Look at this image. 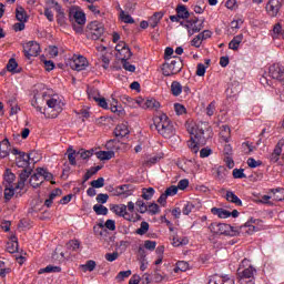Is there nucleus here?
Instances as JSON below:
<instances>
[{
	"label": "nucleus",
	"instance_id": "54",
	"mask_svg": "<svg viewBox=\"0 0 284 284\" xmlns=\"http://www.w3.org/2000/svg\"><path fill=\"white\" fill-rule=\"evenodd\" d=\"M122 63V68H124L126 70V72H135L136 71V67L133 64H130V62H128V60H121Z\"/></svg>",
	"mask_w": 284,
	"mask_h": 284
},
{
	"label": "nucleus",
	"instance_id": "55",
	"mask_svg": "<svg viewBox=\"0 0 284 284\" xmlns=\"http://www.w3.org/2000/svg\"><path fill=\"white\" fill-rule=\"evenodd\" d=\"M39 174L43 176L44 181H52L53 179L52 173L48 172V170L43 168H39Z\"/></svg>",
	"mask_w": 284,
	"mask_h": 284
},
{
	"label": "nucleus",
	"instance_id": "29",
	"mask_svg": "<svg viewBox=\"0 0 284 284\" xmlns=\"http://www.w3.org/2000/svg\"><path fill=\"white\" fill-rule=\"evenodd\" d=\"M95 156L100 161H110V159H114V151H98Z\"/></svg>",
	"mask_w": 284,
	"mask_h": 284
},
{
	"label": "nucleus",
	"instance_id": "48",
	"mask_svg": "<svg viewBox=\"0 0 284 284\" xmlns=\"http://www.w3.org/2000/svg\"><path fill=\"white\" fill-rule=\"evenodd\" d=\"M59 272H61V267L52 266V265H48L47 267L40 270V274H45V273L51 274V273H59Z\"/></svg>",
	"mask_w": 284,
	"mask_h": 284
},
{
	"label": "nucleus",
	"instance_id": "30",
	"mask_svg": "<svg viewBox=\"0 0 284 284\" xmlns=\"http://www.w3.org/2000/svg\"><path fill=\"white\" fill-rule=\"evenodd\" d=\"M121 101L124 105H128V108H136V105H141V100H134L129 95H122Z\"/></svg>",
	"mask_w": 284,
	"mask_h": 284
},
{
	"label": "nucleus",
	"instance_id": "7",
	"mask_svg": "<svg viewBox=\"0 0 284 284\" xmlns=\"http://www.w3.org/2000/svg\"><path fill=\"white\" fill-rule=\"evenodd\" d=\"M203 23H205L204 19L191 18L186 21L180 22V26L185 28L189 32V36L192 37V34H196V32L204 28Z\"/></svg>",
	"mask_w": 284,
	"mask_h": 284
},
{
	"label": "nucleus",
	"instance_id": "63",
	"mask_svg": "<svg viewBox=\"0 0 284 284\" xmlns=\"http://www.w3.org/2000/svg\"><path fill=\"white\" fill-rule=\"evenodd\" d=\"M207 70V67L203 63H199L196 68V75L197 77H205V71Z\"/></svg>",
	"mask_w": 284,
	"mask_h": 284
},
{
	"label": "nucleus",
	"instance_id": "2",
	"mask_svg": "<svg viewBox=\"0 0 284 284\" xmlns=\"http://www.w3.org/2000/svg\"><path fill=\"white\" fill-rule=\"evenodd\" d=\"M154 125L155 130H158V134H160L164 139H172V136L176 134L174 123L165 114L156 116L154 119Z\"/></svg>",
	"mask_w": 284,
	"mask_h": 284
},
{
	"label": "nucleus",
	"instance_id": "17",
	"mask_svg": "<svg viewBox=\"0 0 284 284\" xmlns=\"http://www.w3.org/2000/svg\"><path fill=\"white\" fill-rule=\"evenodd\" d=\"M258 223H263V221L251 219L250 222H246L244 225V227H247L246 233L254 234V232H261L263 226L258 225Z\"/></svg>",
	"mask_w": 284,
	"mask_h": 284
},
{
	"label": "nucleus",
	"instance_id": "1",
	"mask_svg": "<svg viewBox=\"0 0 284 284\" xmlns=\"http://www.w3.org/2000/svg\"><path fill=\"white\" fill-rule=\"evenodd\" d=\"M186 130L191 134L187 142L189 149L193 154H199V146L205 145L207 139L212 138V126L207 122H191L186 124Z\"/></svg>",
	"mask_w": 284,
	"mask_h": 284
},
{
	"label": "nucleus",
	"instance_id": "18",
	"mask_svg": "<svg viewBox=\"0 0 284 284\" xmlns=\"http://www.w3.org/2000/svg\"><path fill=\"white\" fill-rule=\"evenodd\" d=\"M115 192L116 196H123V199H128V196H132V194H134V190H132L130 184L116 186Z\"/></svg>",
	"mask_w": 284,
	"mask_h": 284
},
{
	"label": "nucleus",
	"instance_id": "46",
	"mask_svg": "<svg viewBox=\"0 0 284 284\" xmlns=\"http://www.w3.org/2000/svg\"><path fill=\"white\" fill-rule=\"evenodd\" d=\"M130 276H132V271L128 270V271H121L116 276H115V281H118L119 283L125 281V278H130Z\"/></svg>",
	"mask_w": 284,
	"mask_h": 284
},
{
	"label": "nucleus",
	"instance_id": "5",
	"mask_svg": "<svg viewBox=\"0 0 284 284\" xmlns=\"http://www.w3.org/2000/svg\"><path fill=\"white\" fill-rule=\"evenodd\" d=\"M11 154L16 156V164L18 165V168H23V170H30V172H32L31 169L26 168L30 165L31 161L36 163V161L32 159V156H34V152L26 153L13 149L11 151Z\"/></svg>",
	"mask_w": 284,
	"mask_h": 284
},
{
	"label": "nucleus",
	"instance_id": "15",
	"mask_svg": "<svg viewBox=\"0 0 284 284\" xmlns=\"http://www.w3.org/2000/svg\"><path fill=\"white\" fill-rule=\"evenodd\" d=\"M210 230L213 234H224L225 236H229L230 232H232V226L225 223H213L211 224Z\"/></svg>",
	"mask_w": 284,
	"mask_h": 284
},
{
	"label": "nucleus",
	"instance_id": "56",
	"mask_svg": "<svg viewBox=\"0 0 284 284\" xmlns=\"http://www.w3.org/2000/svg\"><path fill=\"white\" fill-rule=\"evenodd\" d=\"M193 210H194V204L191 202H187L186 204H184L182 214H184V216H187L192 213Z\"/></svg>",
	"mask_w": 284,
	"mask_h": 284
},
{
	"label": "nucleus",
	"instance_id": "43",
	"mask_svg": "<svg viewBox=\"0 0 284 284\" xmlns=\"http://www.w3.org/2000/svg\"><path fill=\"white\" fill-rule=\"evenodd\" d=\"M14 179H17V175H14L10 170H7L4 173V185H12V183H14Z\"/></svg>",
	"mask_w": 284,
	"mask_h": 284
},
{
	"label": "nucleus",
	"instance_id": "53",
	"mask_svg": "<svg viewBox=\"0 0 284 284\" xmlns=\"http://www.w3.org/2000/svg\"><path fill=\"white\" fill-rule=\"evenodd\" d=\"M120 18L124 23H134V18L132 16L125 13V11H121Z\"/></svg>",
	"mask_w": 284,
	"mask_h": 284
},
{
	"label": "nucleus",
	"instance_id": "61",
	"mask_svg": "<svg viewBox=\"0 0 284 284\" xmlns=\"http://www.w3.org/2000/svg\"><path fill=\"white\" fill-rule=\"evenodd\" d=\"M178 192L179 187L176 185H171L165 190L164 194H166V196H174L175 194H178Z\"/></svg>",
	"mask_w": 284,
	"mask_h": 284
},
{
	"label": "nucleus",
	"instance_id": "42",
	"mask_svg": "<svg viewBox=\"0 0 284 284\" xmlns=\"http://www.w3.org/2000/svg\"><path fill=\"white\" fill-rule=\"evenodd\" d=\"M154 187H148L142 190V199L144 201H152V196H154Z\"/></svg>",
	"mask_w": 284,
	"mask_h": 284
},
{
	"label": "nucleus",
	"instance_id": "59",
	"mask_svg": "<svg viewBox=\"0 0 284 284\" xmlns=\"http://www.w3.org/2000/svg\"><path fill=\"white\" fill-rule=\"evenodd\" d=\"M248 168H260V165H263V162L256 161L254 158H248L246 161Z\"/></svg>",
	"mask_w": 284,
	"mask_h": 284
},
{
	"label": "nucleus",
	"instance_id": "58",
	"mask_svg": "<svg viewBox=\"0 0 284 284\" xmlns=\"http://www.w3.org/2000/svg\"><path fill=\"white\" fill-rule=\"evenodd\" d=\"M103 185H105V179L103 178H99L98 180H93L91 181V187H103Z\"/></svg>",
	"mask_w": 284,
	"mask_h": 284
},
{
	"label": "nucleus",
	"instance_id": "25",
	"mask_svg": "<svg viewBox=\"0 0 284 284\" xmlns=\"http://www.w3.org/2000/svg\"><path fill=\"white\" fill-rule=\"evenodd\" d=\"M130 134V129L125 124H118L114 130V135L116 139H123V136H128Z\"/></svg>",
	"mask_w": 284,
	"mask_h": 284
},
{
	"label": "nucleus",
	"instance_id": "33",
	"mask_svg": "<svg viewBox=\"0 0 284 284\" xmlns=\"http://www.w3.org/2000/svg\"><path fill=\"white\" fill-rule=\"evenodd\" d=\"M212 214L219 216V219H230V211L225 209L213 207L211 209Z\"/></svg>",
	"mask_w": 284,
	"mask_h": 284
},
{
	"label": "nucleus",
	"instance_id": "8",
	"mask_svg": "<svg viewBox=\"0 0 284 284\" xmlns=\"http://www.w3.org/2000/svg\"><path fill=\"white\" fill-rule=\"evenodd\" d=\"M183 69V62H181V59L171 60L170 62H166L162 67V74L164 77H172L174 74H179L181 70Z\"/></svg>",
	"mask_w": 284,
	"mask_h": 284
},
{
	"label": "nucleus",
	"instance_id": "41",
	"mask_svg": "<svg viewBox=\"0 0 284 284\" xmlns=\"http://www.w3.org/2000/svg\"><path fill=\"white\" fill-rule=\"evenodd\" d=\"M92 154H94V151L80 149L77 153V156H79L83 161H88V159H90V156H92Z\"/></svg>",
	"mask_w": 284,
	"mask_h": 284
},
{
	"label": "nucleus",
	"instance_id": "52",
	"mask_svg": "<svg viewBox=\"0 0 284 284\" xmlns=\"http://www.w3.org/2000/svg\"><path fill=\"white\" fill-rule=\"evenodd\" d=\"M89 99H93V101H98L101 99V93L97 89L88 90Z\"/></svg>",
	"mask_w": 284,
	"mask_h": 284
},
{
	"label": "nucleus",
	"instance_id": "49",
	"mask_svg": "<svg viewBox=\"0 0 284 284\" xmlns=\"http://www.w3.org/2000/svg\"><path fill=\"white\" fill-rule=\"evenodd\" d=\"M17 68H19V63H17V60L14 58H11L7 63L8 72L17 73Z\"/></svg>",
	"mask_w": 284,
	"mask_h": 284
},
{
	"label": "nucleus",
	"instance_id": "40",
	"mask_svg": "<svg viewBox=\"0 0 284 284\" xmlns=\"http://www.w3.org/2000/svg\"><path fill=\"white\" fill-rule=\"evenodd\" d=\"M120 61H125L128 59L132 58V51L130 50V47H124L122 51L119 53Z\"/></svg>",
	"mask_w": 284,
	"mask_h": 284
},
{
	"label": "nucleus",
	"instance_id": "47",
	"mask_svg": "<svg viewBox=\"0 0 284 284\" xmlns=\"http://www.w3.org/2000/svg\"><path fill=\"white\" fill-rule=\"evenodd\" d=\"M189 268H190V264L187 262L180 261L176 263L174 272H187Z\"/></svg>",
	"mask_w": 284,
	"mask_h": 284
},
{
	"label": "nucleus",
	"instance_id": "64",
	"mask_svg": "<svg viewBox=\"0 0 284 284\" xmlns=\"http://www.w3.org/2000/svg\"><path fill=\"white\" fill-rule=\"evenodd\" d=\"M159 211H160L159 204L156 203H152L148 206V212L151 213L152 215L159 214Z\"/></svg>",
	"mask_w": 284,
	"mask_h": 284
},
{
	"label": "nucleus",
	"instance_id": "28",
	"mask_svg": "<svg viewBox=\"0 0 284 284\" xmlns=\"http://www.w3.org/2000/svg\"><path fill=\"white\" fill-rule=\"evenodd\" d=\"M241 43H243V33L235 36L229 43L230 50H239Z\"/></svg>",
	"mask_w": 284,
	"mask_h": 284
},
{
	"label": "nucleus",
	"instance_id": "16",
	"mask_svg": "<svg viewBox=\"0 0 284 284\" xmlns=\"http://www.w3.org/2000/svg\"><path fill=\"white\" fill-rule=\"evenodd\" d=\"M209 284H235L230 275H214L209 280Z\"/></svg>",
	"mask_w": 284,
	"mask_h": 284
},
{
	"label": "nucleus",
	"instance_id": "44",
	"mask_svg": "<svg viewBox=\"0 0 284 284\" xmlns=\"http://www.w3.org/2000/svg\"><path fill=\"white\" fill-rule=\"evenodd\" d=\"M149 230L150 224L148 222H141L140 227L135 231V234H139V236H143L144 234H148Z\"/></svg>",
	"mask_w": 284,
	"mask_h": 284
},
{
	"label": "nucleus",
	"instance_id": "39",
	"mask_svg": "<svg viewBox=\"0 0 284 284\" xmlns=\"http://www.w3.org/2000/svg\"><path fill=\"white\" fill-rule=\"evenodd\" d=\"M93 212H95L98 216H108V209L102 204H94Z\"/></svg>",
	"mask_w": 284,
	"mask_h": 284
},
{
	"label": "nucleus",
	"instance_id": "26",
	"mask_svg": "<svg viewBox=\"0 0 284 284\" xmlns=\"http://www.w3.org/2000/svg\"><path fill=\"white\" fill-rule=\"evenodd\" d=\"M7 252H9V254L19 252V242L17 241V236L12 235L10 237V241L7 243Z\"/></svg>",
	"mask_w": 284,
	"mask_h": 284
},
{
	"label": "nucleus",
	"instance_id": "37",
	"mask_svg": "<svg viewBox=\"0 0 284 284\" xmlns=\"http://www.w3.org/2000/svg\"><path fill=\"white\" fill-rule=\"evenodd\" d=\"M113 212L118 216L125 217V215L128 214V205H125V204L115 205V206H113Z\"/></svg>",
	"mask_w": 284,
	"mask_h": 284
},
{
	"label": "nucleus",
	"instance_id": "38",
	"mask_svg": "<svg viewBox=\"0 0 284 284\" xmlns=\"http://www.w3.org/2000/svg\"><path fill=\"white\" fill-rule=\"evenodd\" d=\"M270 193L273 194V201H284L283 189H271Z\"/></svg>",
	"mask_w": 284,
	"mask_h": 284
},
{
	"label": "nucleus",
	"instance_id": "35",
	"mask_svg": "<svg viewBox=\"0 0 284 284\" xmlns=\"http://www.w3.org/2000/svg\"><path fill=\"white\" fill-rule=\"evenodd\" d=\"M163 19V13L155 12L150 19H149V26L150 28H156L161 20Z\"/></svg>",
	"mask_w": 284,
	"mask_h": 284
},
{
	"label": "nucleus",
	"instance_id": "60",
	"mask_svg": "<svg viewBox=\"0 0 284 284\" xmlns=\"http://www.w3.org/2000/svg\"><path fill=\"white\" fill-rule=\"evenodd\" d=\"M214 112H216V102H211L206 106V114L207 116H214Z\"/></svg>",
	"mask_w": 284,
	"mask_h": 284
},
{
	"label": "nucleus",
	"instance_id": "11",
	"mask_svg": "<svg viewBox=\"0 0 284 284\" xmlns=\"http://www.w3.org/2000/svg\"><path fill=\"white\" fill-rule=\"evenodd\" d=\"M69 20L71 23H77L78 26H85V12L79 7H71L69 10Z\"/></svg>",
	"mask_w": 284,
	"mask_h": 284
},
{
	"label": "nucleus",
	"instance_id": "13",
	"mask_svg": "<svg viewBox=\"0 0 284 284\" xmlns=\"http://www.w3.org/2000/svg\"><path fill=\"white\" fill-rule=\"evenodd\" d=\"M23 50L27 59H30L31 57H39L41 47L37 41H29L23 45Z\"/></svg>",
	"mask_w": 284,
	"mask_h": 284
},
{
	"label": "nucleus",
	"instance_id": "4",
	"mask_svg": "<svg viewBox=\"0 0 284 284\" xmlns=\"http://www.w3.org/2000/svg\"><path fill=\"white\" fill-rule=\"evenodd\" d=\"M256 268L250 264V260L244 258L237 268L240 284H255Z\"/></svg>",
	"mask_w": 284,
	"mask_h": 284
},
{
	"label": "nucleus",
	"instance_id": "27",
	"mask_svg": "<svg viewBox=\"0 0 284 284\" xmlns=\"http://www.w3.org/2000/svg\"><path fill=\"white\" fill-rule=\"evenodd\" d=\"M225 199L229 203H233L234 205H237V207L243 206V201H241L233 191H226Z\"/></svg>",
	"mask_w": 284,
	"mask_h": 284
},
{
	"label": "nucleus",
	"instance_id": "32",
	"mask_svg": "<svg viewBox=\"0 0 284 284\" xmlns=\"http://www.w3.org/2000/svg\"><path fill=\"white\" fill-rule=\"evenodd\" d=\"M16 18L21 23H26V21H28V13L26 12V9H23V7H21V6L17 7Z\"/></svg>",
	"mask_w": 284,
	"mask_h": 284
},
{
	"label": "nucleus",
	"instance_id": "31",
	"mask_svg": "<svg viewBox=\"0 0 284 284\" xmlns=\"http://www.w3.org/2000/svg\"><path fill=\"white\" fill-rule=\"evenodd\" d=\"M175 12L180 19H190V11L184 4H178Z\"/></svg>",
	"mask_w": 284,
	"mask_h": 284
},
{
	"label": "nucleus",
	"instance_id": "36",
	"mask_svg": "<svg viewBox=\"0 0 284 284\" xmlns=\"http://www.w3.org/2000/svg\"><path fill=\"white\" fill-rule=\"evenodd\" d=\"M171 92L173 97H180L181 92H183V85L179 81H173L171 83Z\"/></svg>",
	"mask_w": 284,
	"mask_h": 284
},
{
	"label": "nucleus",
	"instance_id": "50",
	"mask_svg": "<svg viewBox=\"0 0 284 284\" xmlns=\"http://www.w3.org/2000/svg\"><path fill=\"white\" fill-rule=\"evenodd\" d=\"M79 247H81V242H79L78 240H71L67 244V248L71 250L72 252H77Z\"/></svg>",
	"mask_w": 284,
	"mask_h": 284
},
{
	"label": "nucleus",
	"instance_id": "12",
	"mask_svg": "<svg viewBox=\"0 0 284 284\" xmlns=\"http://www.w3.org/2000/svg\"><path fill=\"white\" fill-rule=\"evenodd\" d=\"M268 74L278 83L284 85V68L280 63H274L268 68Z\"/></svg>",
	"mask_w": 284,
	"mask_h": 284
},
{
	"label": "nucleus",
	"instance_id": "22",
	"mask_svg": "<svg viewBox=\"0 0 284 284\" xmlns=\"http://www.w3.org/2000/svg\"><path fill=\"white\" fill-rule=\"evenodd\" d=\"M266 10L271 17H276L278 14V10H281V3H278V0H272L266 6Z\"/></svg>",
	"mask_w": 284,
	"mask_h": 284
},
{
	"label": "nucleus",
	"instance_id": "20",
	"mask_svg": "<svg viewBox=\"0 0 284 284\" xmlns=\"http://www.w3.org/2000/svg\"><path fill=\"white\" fill-rule=\"evenodd\" d=\"M140 108H143V110H159L161 103L154 99L140 100Z\"/></svg>",
	"mask_w": 284,
	"mask_h": 284
},
{
	"label": "nucleus",
	"instance_id": "57",
	"mask_svg": "<svg viewBox=\"0 0 284 284\" xmlns=\"http://www.w3.org/2000/svg\"><path fill=\"white\" fill-rule=\"evenodd\" d=\"M144 247L145 250H149V252H154L156 250V242L146 240L144 241Z\"/></svg>",
	"mask_w": 284,
	"mask_h": 284
},
{
	"label": "nucleus",
	"instance_id": "62",
	"mask_svg": "<svg viewBox=\"0 0 284 284\" xmlns=\"http://www.w3.org/2000/svg\"><path fill=\"white\" fill-rule=\"evenodd\" d=\"M245 172L243 169H234L233 170V179H245Z\"/></svg>",
	"mask_w": 284,
	"mask_h": 284
},
{
	"label": "nucleus",
	"instance_id": "23",
	"mask_svg": "<svg viewBox=\"0 0 284 284\" xmlns=\"http://www.w3.org/2000/svg\"><path fill=\"white\" fill-rule=\"evenodd\" d=\"M111 112L118 114V116H123V114H125V110H123L122 106H119V101L114 98V95H111Z\"/></svg>",
	"mask_w": 284,
	"mask_h": 284
},
{
	"label": "nucleus",
	"instance_id": "14",
	"mask_svg": "<svg viewBox=\"0 0 284 284\" xmlns=\"http://www.w3.org/2000/svg\"><path fill=\"white\" fill-rule=\"evenodd\" d=\"M230 126H223L222 131L220 132L221 141L224 143V153L230 156L232 154V144H230Z\"/></svg>",
	"mask_w": 284,
	"mask_h": 284
},
{
	"label": "nucleus",
	"instance_id": "6",
	"mask_svg": "<svg viewBox=\"0 0 284 284\" xmlns=\"http://www.w3.org/2000/svg\"><path fill=\"white\" fill-rule=\"evenodd\" d=\"M103 32H105V28L99 21H92L87 26L85 34L92 41H99L103 37Z\"/></svg>",
	"mask_w": 284,
	"mask_h": 284
},
{
	"label": "nucleus",
	"instance_id": "34",
	"mask_svg": "<svg viewBox=\"0 0 284 284\" xmlns=\"http://www.w3.org/2000/svg\"><path fill=\"white\" fill-rule=\"evenodd\" d=\"M77 153V150H73L72 146L68 148L65 156H68L70 165H77V156H79Z\"/></svg>",
	"mask_w": 284,
	"mask_h": 284
},
{
	"label": "nucleus",
	"instance_id": "9",
	"mask_svg": "<svg viewBox=\"0 0 284 284\" xmlns=\"http://www.w3.org/2000/svg\"><path fill=\"white\" fill-rule=\"evenodd\" d=\"M67 65H69L71 70H77V72H81V70H85V68L88 67V59H85V57L83 55L74 54L67 61Z\"/></svg>",
	"mask_w": 284,
	"mask_h": 284
},
{
	"label": "nucleus",
	"instance_id": "10",
	"mask_svg": "<svg viewBox=\"0 0 284 284\" xmlns=\"http://www.w3.org/2000/svg\"><path fill=\"white\" fill-rule=\"evenodd\" d=\"M45 103H47L48 108L50 110H52V112H53L51 114L52 119H57V116H59V114H61V112H63L64 103L59 97L54 95V97L50 98L49 100H47Z\"/></svg>",
	"mask_w": 284,
	"mask_h": 284
},
{
	"label": "nucleus",
	"instance_id": "51",
	"mask_svg": "<svg viewBox=\"0 0 284 284\" xmlns=\"http://www.w3.org/2000/svg\"><path fill=\"white\" fill-rule=\"evenodd\" d=\"M135 205L139 207L138 212H140V214H145V212H148V205L145 202H143V200H138Z\"/></svg>",
	"mask_w": 284,
	"mask_h": 284
},
{
	"label": "nucleus",
	"instance_id": "3",
	"mask_svg": "<svg viewBox=\"0 0 284 284\" xmlns=\"http://www.w3.org/2000/svg\"><path fill=\"white\" fill-rule=\"evenodd\" d=\"M31 171L30 170H22L21 173L19 174V180L18 183L14 185L12 184H4V201L8 203V201H12L14 197V194H17V190L21 192L26 187V183L28 179H30Z\"/></svg>",
	"mask_w": 284,
	"mask_h": 284
},
{
	"label": "nucleus",
	"instance_id": "21",
	"mask_svg": "<svg viewBox=\"0 0 284 284\" xmlns=\"http://www.w3.org/2000/svg\"><path fill=\"white\" fill-rule=\"evenodd\" d=\"M44 178L39 173V168L36 170L34 174L31 175L29 183L34 189L40 187V185L43 183Z\"/></svg>",
	"mask_w": 284,
	"mask_h": 284
},
{
	"label": "nucleus",
	"instance_id": "19",
	"mask_svg": "<svg viewBox=\"0 0 284 284\" xmlns=\"http://www.w3.org/2000/svg\"><path fill=\"white\" fill-rule=\"evenodd\" d=\"M283 141H278L275 145V149L273 150L272 154L270 155V161L272 163H278V160L281 159V154H283Z\"/></svg>",
	"mask_w": 284,
	"mask_h": 284
},
{
	"label": "nucleus",
	"instance_id": "45",
	"mask_svg": "<svg viewBox=\"0 0 284 284\" xmlns=\"http://www.w3.org/2000/svg\"><path fill=\"white\" fill-rule=\"evenodd\" d=\"M161 161V155H153L144 161V165L146 168H152V165H156Z\"/></svg>",
	"mask_w": 284,
	"mask_h": 284
},
{
	"label": "nucleus",
	"instance_id": "24",
	"mask_svg": "<svg viewBox=\"0 0 284 284\" xmlns=\"http://www.w3.org/2000/svg\"><path fill=\"white\" fill-rule=\"evenodd\" d=\"M0 156L1 159L10 156V141L8 139L0 142Z\"/></svg>",
	"mask_w": 284,
	"mask_h": 284
}]
</instances>
